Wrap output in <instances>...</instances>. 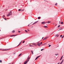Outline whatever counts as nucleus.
I'll list each match as a JSON object with an SVG mask.
<instances>
[{
  "label": "nucleus",
  "mask_w": 64,
  "mask_h": 64,
  "mask_svg": "<svg viewBox=\"0 0 64 64\" xmlns=\"http://www.w3.org/2000/svg\"><path fill=\"white\" fill-rule=\"evenodd\" d=\"M29 59H30V58H29V56H28L27 59L26 60V61L24 62V64H27V62L29 61Z\"/></svg>",
  "instance_id": "f257e3e1"
},
{
  "label": "nucleus",
  "mask_w": 64,
  "mask_h": 64,
  "mask_svg": "<svg viewBox=\"0 0 64 64\" xmlns=\"http://www.w3.org/2000/svg\"><path fill=\"white\" fill-rule=\"evenodd\" d=\"M18 35V34H16V35H11L10 36V37H13V36H17Z\"/></svg>",
  "instance_id": "f03ea898"
},
{
  "label": "nucleus",
  "mask_w": 64,
  "mask_h": 64,
  "mask_svg": "<svg viewBox=\"0 0 64 64\" xmlns=\"http://www.w3.org/2000/svg\"><path fill=\"white\" fill-rule=\"evenodd\" d=\"M37 44L38 46H40V45H41V44H40V43L39 42H38Z\"/></svg>",
  "instance_id": "7ed1b4c3"
},
{
  "label": "nucleus",
  "mask_w": 64,
  "mask_h": 64,
  "mask_svg": "<svg viewBox=\"0 0 64 64\" xmlns=\"http://www.w3.org/2000/svg\"><path fill=\"white\" fill-rule=\"evenodd\" d=\"M41 56H38L37 58H36L35 59V60H37V59H38V58H39V57H40Z\"/></svg>",
  "instance_id": "20e7f679"
},
{
  "label": "nucleus",
  "mask_w": 64,
  "mask_h": 64,
  "mask_svg": "<svg viewBox=\"0 0 64 64\" xmlns=\"http://www.w3.org/2000/svg\"><path fill=\"white\" fill-rule=\"evenodd\" d=\"M48 38V37H46L44 38L43 40H46Z\"/></svg>",
  "instance_id": "39448f33"
},
{
  "label": "nucleus",
  "mask_w": 64,
  "mask_h": 64,
  "mask_svg": "<svg viewBox=\"0 0 64 64\" xmlns=\"http://www.w3.org/2000/svg\"><path fill=\"white\" fill-rule=\"evenodd\" d=\"M9 50V49H5L4 50H2L4 51H7V50Z\"/></svg>",
  "instance_id": "423d86ee"
},
{
  "label": "nucleus",
  "mask_w": 64,
  "mask_h": 64,
  "mask_svg": "<svg viewBox=\"0 0 64 64\" xmlns=\"http://www.w3.org/2000/svg\"><path fill=\"white\" fill-rule=\"evenodd\" d=\"M10 15H11V14L8 13V14L7 15V16H10Z\"/></svg>",
  "instance_id": "0eeeda50"
},
{
  "label": "nucleus",
  "mask_w": 64,
  "mask_h": 64,
  "mask_svg": "<svg viewBox=\"0 0 64 64\" xmlns=\"http://www.w3.org/2000/svg\"><path fill=\"white\" fill-rule=\"evenodd\" d=\"M64 60H63L62 62L60 63V64H62V63H63V62Z\"/></svg>",
  "instance_id": "6e6552de"
},
{
  "label": "nucleus",
  "mask_w": 64,
  "mask_h": 64,
  "mask_svg": "<svg viewBox=\"0 0 64 64\" xmlns=\"http://www.w3.org/2000/svg\"><path fill=\"white\" fill-rule=\"evenodd\" d=\"M47 23H51V21H48L47 22Z\"/></svg>",
  "instance_id": "1a4fd4ad"
},
{
  "label": "nucleus",
  "mask_w": 64,
  "mask_h": 64,
  "mask_svg": "<svg viewBox=\"0 0 64 64\" xmlns=\"http://www.w3.org/2000/svg\"><path fill=\"white\" fill-rule=\"evenodd\" d=\"M42 23V24H45V22H43Z\"/></svg>",
  "instance_id": "9d476101"
},
{
  "label": "nucleus",
  "mask_w": 64,
  "mask_h": 64,
  "mask_svg": "<svg viewBox=\"0 0 64 64\" xmlns=\"http://www.w3.org/2000/svg\"><path fill=\"white\" fill-rule=\"evenodd\" d=\"M15 30H13V31H12V33H15Z\"/></svg>",
  "instance_id": "9b49d317"
},
{
  "label": "nucleus",
  "mask_w": 64,
  "mask_h": 64,
  "mask_svg": "<svg viewBox=\"0 0 64 64\" xmlns=\"http://www.w3.org/2000/svg\"><path fill=\"white\" fill-rule=\"evenodd\" d=\"M44 27L45 28H47V27H48L47 26H44Z\"/></svg>",
  "instance_id": "f8f14e48"
},
{
  "label": "nucleus",
  "mask_w": 64,
  "mask_h": 64,
  "mask_svg": "<svg viewBox=\"0 0 64 64\" xmlns=\"http://www.w3.org/2000/svg\"><path fill=\"white\" fill-rule=\"evenodd\" d=\"M62 30V28H61L59 29V30Z\"/></svg>",
  "instance_id": "ddd939ff"
},
{
  "label": "nucleus",
  "mask_w": 64,
  "mask_h": 64,
  "mask_svg": "<svg viewBox=\"0 0 64 64\" xmlns=\"http://www.w3.org/2000/svg\"><path fill=\"white\" fill-rule=\"evenodd\" d=\"M24 10H21L20 11L21 12H22V11H24Z\"/></svg>",
  "instance_id": "4468645a"
},
{
  "label": "nucleus",
  "mask_w": 64,
  "mask_h": 64,
  "mask_svg": "<svg viewBox=\"0 0 64 64\" xmlns=\"http://www.w3.org/2000/svg\"><path fill=\"white\" fill-rule=\"evenodd\" d=\"M59 36V35L58 34H57V35H56V37H58Z\"/></svg>",
  "instance_id": "2eb2a0df"
},
{
  "label": "nucleus",
  "mask_w": 64,
  "mask_h": 64,
  "mask_svg": "<svg viewBox=\"0 0 64 64\" xmlns=\"http://www.w3.org/2000/svg\"><path fill=\"white\" fill-rule=\"evenodd\" d=\"M11 11H10V12H9V14H11H11H12V13H11Z\"/></svg>",
  "instance_id": "dca6fc26"
},
{
  "label": "nucleus",
  "mask_w": 64,
  "mask_h": 64,
  "mask_svg": "<svg viewBox=\"0 0 64 64\" xmlns=\"http://www.w3.org/2000/svg\"><path fill=\"white\" fill-rule=\"evenodd\" d=\"M31 52L32 53V54H33V51H31Z\"/></svg>",
  "instance_id": "f3484780"
},
{
  "label": "nucleus",
  "mask_w": 64,
  "mask_h": 64,
  "mask_svg": "<svg viewBox=\"0 0 64 64\" xmlns=\"http://www.w3.org/2000/svg\"><path fill=\"white\" fill-rule=\"evenodd\" d=\"M22 55V54H20V55H19L18 56H20Z\"/></svg>",
  "instance_id": "a211bd4d"
},
{
  "label": "nucleus",
  "mask_w": 64,
  "mask_h": 64,
  "mask_svg": "<svg viewBox=\"0 0 64 64\" xmlns=\"http://www.w3.org/2000/svg\"><path fill=\"white\" fill-rule=\"evenodd\" d=\"M61 24H63V22H61Z\"/></svg>",
  "instance_id": "6ab92c4d"
},
{
  "label": "nucleus",
  "mask_w": 64,
  "mask_h": 64,
  "mask_svg": "<svg viewBox=\"0 0 64 64\" xmlns=\"http://www.w3.org/2000/svg\"><path fill=\"white\" fill-rule=\"evenodd\" d=\"M32 44V45H35V43H33V44Z\"/></svg>",
  "instance_id": "aec40b11"
},
{
  "label": "nucleus",
  "mask_w": 64,
  "mask_h": 64,
  "mask_svg": "<svg viewBox=\"0 0 64 64\" xmlns=\"http://www.w3.org/2000/svg\"><path fill=\"white\" fill-rule=\"evenodd\" d=\"M38 19H40V17H38Z\"/></svg>",
  "instance_id": "412c9836"
},
{
  "label": "nucleus",
  "mask_w": 64,
  "mask_h": 64,
  "mask_svg": "<svg viewBox=\"0 0 64 64\" xmlns=\"http://www.w3.org/2000/svg\"><path fill=\"white\" fill-rule=\"evenodd\" d=\"M2 60H0V63H2Z\"/></svg>",
  "instance_id": "4be33fe9"
},
{
  "label": "nucleus",
  "mask_w": 64,
  "mask_h": 64,
  "mask_svg": "<svg viewBox=\"0 0 64 64\" xmlns=\"http://www.w3.org/2000/svg\"><path fill=\"white\" fill-rule=\"evenodd\" d=\"M57 4H57V3H56L55 4V5H57Z\"/></svg>",
  "instance_id": "5701e85b"
},
{
  "label": "nucleus",
  "mask_w": 64,
  "mask_h": 64,
  "mask_svg": "<svg viewBox=\"0 0 64 64\" xmlns=\"http://www.w3.org/2000/svg\"><path fill=\"white\" fill-rule=\"evenodd\" d=\"M55 55H56V56H57V55H58V54H55Z\"/></svg>",
  "instance_id": "b1692460"
},
{
  "label": "nucleus",
  "mask_w": 64,
  "mask_h": 64,
  "mask_svg": "<svg viewBox=\"0 0 64 64\" xmlns=\"http://www.w3.org/2000/svg\"><path fill=\"white\" fill-rule=\"evenodd\" d=\"M60 25H59L58 26V28H59L60 27Z\"/></svg>",
  "instance_id": "393cba45"
},
{
  "label": "nucleus",
  "mask_w": 64,
  "mask_h": 64,
  "mask_svg": "<svg viewBox=\"0 0 64 64\" xmlns=\"http://www.w3.org/2000/svg\"><path fill=\"white\" fill-rule=\"evenodd\" d=\"M25 32H27V31L26 30H25Z\"/></svg>",
  "instance_id": "a878e982"
},
{
  "label": "nucleus",
  "mask_w": 64,
  "mask_h": 64,
  "mask_svg": "<svg viewBox=\"0 0 64 64\" xmlns=\"http://www.w3.org/2000/svg\"><path fill=\"white\" fill-rule=\"evenodd\" d=\"M30 46V47H32V46H33L31 45H29Z\"/></svg>",
  "instance_id": "bb28decb"
},
{
  "label": "nucleus",
  "mask_w": 64,
  "mask_h": 64,
  "mask_svg": "<svg viewBox=\"0 0 64 64\" xmlns=\"http://www.w3.org/2000/svg\"><path fill=\"white\" fill-rule=\"evenodd\" d=\"M24 42H25V41H24L22 43H24Z\"/></svg>",
  "instance_id": "cd10ccee"
},
{
  "label": "nucleus",
  "mask_w": 64,
  "mask_h": 64,
  "mask_svg": "<svg viewBox=\"0 0 64 64\" xmlns=\"http://www.w3.org/2000/svg\"><path fill=\"white\" fill-rule=\"evenodd\" d=\"M44 50V49H42L41 50V51H43Z\"/></svg>",
  "instance_id": "c85d7f7f"
},
{
  "label": "nucleus",
  "mask_w": 64,
  "mask_h": 64,
  "mask_svg": "<svg viewBox=\"0 0 64 64\" xmlns=\"http://www.w3.org/2000/svg\"><path fill=\"white\" fill-rule=\"evenodd\" d=\"M18 11H21V9H19V10H18Z\"/></svg>",
  "instance_id": "c756f323"
},
{
  "label": "nucleus",
  "mask_w": 64,
  "mask_h": 64,
  "mask_svg": "<svg viewBox=\"0 0 64 64\" xmlns=\"http://www.w3.org/2000/svg\"><path fill=\"white\" fill-rule=\"evenodd\" d=\"M60 21L59 22V24H60Z\"/></svg>",
  "instance_id": "7c9ffc66"
},
{
  "label": "nucleus",
  "mask_w": 64,
  "mask_h": 64,
  "mask_svg": "<svg viewBox=\"0 0 64 64\" xmlns=\"http://www.w3.org/2000/svg\"><path fill=\"white\" fill-rule=\"evenodd\" d=\"M63 56H62L61 57V58H63Z\"/></svg>",
  "instance_id": "2f4dec72"
},
{
  "label": "nucleus",
  "mask_w": 64,
  "mask_h": 64,
  "mask_svg": "<svg viewBox=\"0 0 64 64\" xmlns=\"http://www.w3.org/2000/svg\"><path fill=\"white\" fill-rule=\"evenodd\" d=\"M62 58H60V60H62Z\"/></svg>",
  "instance_id": "473e14b6"
},
{
  "label": "nucleus",
  "mask_w": 64,
  "mask_h": 64,
  "mask_svg": "<svg viewBox=\"0 0 64 64\" xmlns=\"http://www.w3.org/2000/svg\"><path fill=\"white\" fill-rule=\"evenodd\" d=\"M20 45V44H19L18 46H19V45Z\"/></svg>",
  "instance_id": "72a5a7b5"
},
{
  "label": "nucleus",
  "mask_w": 64,
  "mask_h": 64,
  "mask_svg": "<svg viewBox=\"0 0 64 64\" xmlns=\"http://www.w3.org/2000/svg\"><path fill=\"white\" fill-rule=\"evenodd\" d=\"M18 32L19 33H20V31H18Z\"/></svg>",
  "instance_id": "f704fd0d"
},
{
  "label": "nucleus",
  "mask_w": 64,
  "mask_h": 64,
  "mask_svg": "<svg viewBox=\"0 0 64 64\" xmlns=\"http://www.w3.org/2000/svg\"><path fill=\"white\" fill-rule=\"evenodd\" d=\"M21 43H22V42H20V44H21Z\"/></svg>",
  "instance_id": "c9c22d12"
},
{
  "label": "nucleus",
  "mask_w": 64,
  "mask_h": 64,
  "mask_svg": "<svg viewBox=\"0 0 64 64\" xmlns=\"http://www.w3.org/2000/svg\"><path fill=\"white\" fill-rule=\"evenodd\" d=\"M62 35H61V36H60V37H62Z\"/></svg>",
  "instance_id": "e433bc0d"
},
{
  "label": "nucleus",
  "mask_w": 64,
  "mask_h": 64,
  "mask_svg": "<svg viewBox=\"0 0 64 64\" xmlns=\"http://www.w3.org/2000/svg\"><path fill=\"white\" fill-rule=\"evenodd\" d=\"M4 19H5L6 20H7V19H6V18H4Z\"/></svg>",
  "instance_id": "4c0bfd02"
},
{
  "label": "nucleus",
  "mask_w": 64,
  "mask_h": 64,
  "mask_svg": "<svg viewBox=\"0 0 64 64\" xmlns=\"http://www.w3.org/2000/svg\"><path fill=\"white\" fill-rule=\"evenodd\" d=\"M51 46V45H50L48 47H50Z\"/></svg>",
  "instance_id": "58836bf2"
},
{
  "label": "nucleus",
  "mask_w": 64,
  "mask_h": 64,
  "mask_svg": "<svg viewBox=\"0 0 64 64\" xmlns=\"http://www.w3.org/2000/svg\"><path fill=\"white\" fill-rule=\"evenodd\" d=\"M37 23V22H35V23Z\"/></svg>",
  "instance_id": "ea45409f"
},
{
  "label": "nucleus",
  "mask_w": 64,
  "mask_h": 64,
  "mask_svg": "<svg viewBox=\"0 0 64 64\" xmlns=\"http://www.w3.org/2000/svg\"><path fill=\"white\" fill-rule=\"evenodd\" d=\"M40 44H42V42H41L40 43Z\"/></svg>",
  "instance_id": "a19ab883"
},
{
  "label": "nucleus",
  "mask_w": 64,
  "mask_h": 64,
  "mask_svg": "<svg viewBox=\"0 0 64 64\" xmlns=\"http://www.w3.org/2000/svg\"><path fill=\"white\" fill-rule=\"evenodd\" d=\"M4 16H4V15L3 16H2L4 17Z\"/></svg>",
  "instance_id": "79ce46f5"
},
{
  "label": "nucleus",
  "mask_w": 64,
  "mask_h": 64,
  "mask_svg": "<svg viewBox=\"0 0 64 64\" xmlns=\"http://www.w3.org/2000/svg\"><path fill=\"white\" fill-rule=\"evenodd\" d=\"M35 24V23H34V24H33H33Z\"/></svg>",
  "instance_id": "37998d69"
},
{
  "label": "nucleus",
  "mask_w": 64,
  "mask_h": 64,
  "mask_svg": "<svg viewBox=\"0 0 64 64\" xmlns=\"http://www.w3.org/2000/svg\"><path fill=\"white\" fill-rule=\"evenodd\" d=\"M63 37H62V38H63Z\"/></svg>",
  "instance_id": "c03bdc74"
},
{
  "label": "nucleus",
  "mask_w": 64,
  "mask_h": 64,
  "mask_svg": "<svg viewBox=\"0 0 64 64\" xmlns=\"http://www.w3.org/2000/svg\"><path fill=\"white\" fill-rule=\"evenodd\" d=\"M28 31H29V30H28Z\"/></svg>",
  "instance_id": "a18cd8bd"
},
{
  "label": "nucleus",
  "mask_w": 64,
  "mask_h": 64,
  "mask_svg": "<svg viewBox=\"0 0 64 64\" xmlns=\"http://www.w3.org/2000/svg\"><path fill=\"white\" fill-rule=\"evenodd\" d=\"M44 37H42V39H43V38Z\"/></svg>",
  "instance_id": "49530a36"
},
{
  "label": "nucleus",
  "mask_w": 64,
  "mask_h": 64,
  "mask_svg": "<svg viewBox=\"0 0 64 64\" xmlns=\"http://www.w3.org/2000/svg\"><path fill=\"white\" fill-rule=\"evenodd\" d=\"M15 54V53H14V54Z\"/></svg>",
  "instance_id": "de8ad7c7"
},
{
  "label": "nucleus",
  "mask_w": 64,
  "mask_h": 64,
  "mask_svg": "<svg viewBox=\"0 0 64 64\" xmlns=\"http://www.w3.org/2000/svg\"><path fill=\"white\" fill-rule=\"evenodd\" d=\"M28 26H29V25H28Z\"/></svg>",
  "instance_id": "09e8293b"
},
{
  "label": "nucleus",
  "mask_w": 64,
  "mask_h": 64,
  "mask_svg": "<svg viewBox=\"0 0 64 64\" xmlns=\"http://www.w3.org/2000/svg\"><path fill=\"white\" fill-rule=\"evenodd\" d=\"M4 16H2V17L4 18V17H3Z\"/></svg>",
  "instance_id": "8fccbe9b"
},
{
  "label": "nucleus",
  "mask_w": 64,
  "mask_h": 64,
  "mask_svg": "<svg viewBox=\"0 0 64 64\" xmlns=\"http://www.w3.org/2000/svg\"><path fill=\"white\" fill-rule=\"evenodd\" d=\"M63 37H64V36H63Z\"/></svg>",
  "instance_id": "3c124183"
},
{
  "label": "nucleus",
  "mask_w": 64,
  "mask_h": 64,
  "mask_svg": "<svg viewBox=\"0 0 64 64\" xmlns=\"http://www.w3.org/2000/svg\"><path fill=\"white\" fill-rule=\"evenodd\" d=\"M11 64L10 63V64Z\"/></svg>",
  "instance_id": "603ef678"
},
{
  "label": "nucleus",
  "mask_w": 64,
  "mask_h": 64,
  "mask_svg": "<svg viewBox=\"0 0 64 64\" xmlns=\"http://www.w3.org/2000/svg\"><path fill=\"white\" fill-rule=\"evenodd\" d=\"M13 64V63H12V64Z\"/></svg>",
  "instance_id": "864d4df0"
},
{
  "label": "nucleus",
  "mask_w": 64,
  "mask_h": 64,
  "mask_svg": "<svg viewBox=\"0 0 64 64\" xmlns=\"http://www.w3.org/2000/svg\"><path fill=\"white\" fill-rule=\"evenodd\" d=\"M46 23H47V22H46Z\"/></svg>",
  "instance_id": "5fc2aeb1"
},
{
  "label": "nucleus",
  "mask_w": 64,
  "mask_h": 64,
  "mask_svg": "<svg viewBox=\"0 0 64 64\" xmlns=\"http://www.w3.org/2000/svg\"><path fill=\"white\" fill-rule=\"evenodd\" d=\"M56 25H57V24H56Z\"/></svg>",
  "instance_id": "6e6d98bb"
}]
</instances>
